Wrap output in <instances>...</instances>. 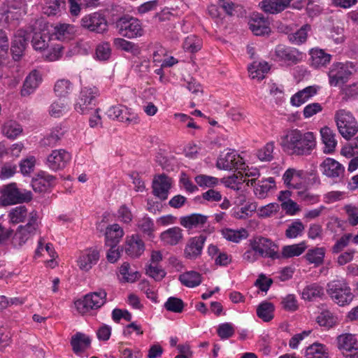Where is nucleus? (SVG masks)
<instances>
[{"label":"nucleus","instance_id":"62","mask_svg":"<svg viewBox=\"0 0 358 358\" xmlns=\"http://www.w3.org/2000/svg\"><path fill=\"white\" fill-rule=\"evenodd\" d=\"M352 234L348 233L343 234L333 245L331 248L332 252L336 254L341 252L352 241Z\"/></svg>","mask_w":358,"mask_h":358},{"label":"nucleus","instance_id":"50","mask_svg":"<svg viewBox=\"0 0 358 358\" xmlns=\"http://www.w3.org/2000/svg\"><path fill=\"white\" fill-rule=\"evenodd\" d=\"M274 306L270 302H263L257 308V315L264 322H269L273 317Z\"/></svg>","mask_w":358,"mask_h":358},{"label":"nucleus","instance_id":"63","mask_svg":"<svg viewBox=\"0 0 358 358\" xmlns=\"http://www.w3.org/2000/svg\"><path fill=\"white\" fill-rule=\"evenodd\" d=\"M274 149V143L269 142L266 143L262 148L258 150L257 157L261 161L269 162L273 159V152Z\"/></svg>","mask_w":358,"mask_h":358},{"label":"nucleus","instance_id":"60","mask_svg":"<svg viewBox=\"0 0 358 358\" xmlns=\"http://www.w3.org/2000/svg\"><path fill=\"white\" fill-rule=\"evenodd\" d=\"M62 0H50L43 7V13L48 16L55 15L60 11Z\"/></svg>","mask_w":358,"mask_h":358},{"label":"nucleus","instance_id":"17","mask_svg":"<svg viewBox=\"0 0 358 358\" xmlns=\"http://www.w3.org/2000/svg\"><path fill=\"white\" fill-rule=\"evenodd\" d=\"M206 240L203 235L189 238L184 249V257L190 260L199 258L201 255Z\"/></svg>","mask_w":358,"mask_h":358},{"label":"nucleus","instance_id":"4","mask_svg":"<svg viewBox=\"0 0 358 358\" xmlns=\"http://www.w3.org/2000/svg\"><path fill=\"white\" fill-rule=\"evenodd\" d=\"M115 27L120 35L127 38L141 37L144 34L141 22L129 15H124L115 22Z\"/></svg>","mask_w":358,"mask_h":358},{"label":"nucleus","instance_id":"18","mask_svg":"<svg viewBox=\"0 0 358 358\" xmlns=\"http://www.w3.org/2000/svg\"><path fill=\"white\" fill-rule=\"evenodd\" d=\"M29 39V34L24 30H18L11 43L10 50L15 60H19L22 57Z\"/></svg>","mask_w":358,"mask_h":358},{"label":"nucleus","instance_id":"57","mask_svg":"<svg viewBox=\"0 0 358 358\" xmlns=\"http://www.w3.org/2000/svg\"><path fill=\"white\" fill-rule=\"evenodd\" d=\"M343 210L347 216V221L352 227L358 224V206L354 204H347L343 207Z\"/></svg>","mask_w":358,"mask_h":358},{"label":"nucleus","instance_id":"35","mask_svg":"<svg viewBox=\"0 0 358 358\" xmlns=\"http://www.w3.org/2000/svg\"><path fill=\"white\" fill-rule=\"evenodd\" d=\"M337 345L340 350L347 352L358 350V343L355 336L351 334H343L337 337Z\"/></svg>","mask_w":358,"mask_h":358},{"label":"nucleus","instance_id":"61","mask_svg":"<svg viewBox=\"0 0 358 358\" xmlns=\"http://www.w3.org/2000/svg\"><path fill=\"white\" fill-rule=\"evenodd\" d=\"M245 231L243 229L242 231L233 230L230 229H225L222 230V236L224 238L229 241H232L234 243H238L243 238H245Z\"/></svg>","mask_w":358,"mask_h":358},{"label":"nucleus","instance_id":"22","mask_svg":"<svg viewBox=\"0 0 358 358\" xmlns=\"http://www.w3.org/2000/svg\"><path fill=\"white\" fill-rule=\"evenodd\" d=\"M310 64L314 69L326 67L331 62V55L326 52L323 49L314 48L310 50Z\"/></svg>","mask_w":358,"mask_h":358},{"label":"nucleus","instance_id":"20","mask_svg":"<svg viewBox=\"0 0 358 358\" xmlns=\"http://www.w3.org/2000/svg\"><path fill=\"white\" fill-rule=\"evenodd\" d=\"M304 171L296 169H288L282 176L284 184L289 189H301L304 186Z\"/></svg>","mask_w":358,"mask_h":358},{"label":"nucleus","instance_id":"25","mask_svg":"<svg viewBox=\"0 0 358 358\" xmlns=\"http://www.w3.org/2000/svg\"><path fill=\"white\" fill-rule=\"evenodd\" d=\"M42 82V77L39 71L33 70L26 77L21 90L22 96H28L32 94Z\"/></svg>","mask_w":358,"mask_h":358},{"label":"nucleus","instance_id":"14","mask_svg":"<svg viewBox=\"0 0 358 358\" xmlns=\"http://www.w3.org/2000/svg\"><path fill=\"white\" fill-rule=\"evenodd\" d=\"M243 159L235 150L222 152L218 157L216 166L219 169L232 170L243 169Z\"/></svg>","mask_w":358,"mask_h":358},{"label":"nucleus","instance_id":"43","mask_svg":"<svg viewBox=\"0 0 358 358\" xmlns=\"http://www.w3.org/2000/svg\"><path fill=\"white\" fill-rule=\"evenodd\" d=\"M324 295L323 288L317 285L311 284L306 286L302 292V298L308 301H313Z\"/></svg>","mask_w":358,"mask_h":358},{"label":"nucleus","instance_id":"31","mask_svg":"<svg viewBox=\"0 0 358 358\" xmlns=\"http://www.w3.org/2000/svg\"><path fill=\"white\" fill-rule=\"evenodd\" d=\"M250 29L256 36L268 35L271 32L268 22L263 17L257 15L249 22Z\"/></svg>","mask_w":358,"mask_h":358},{"label":"nucleus","instance_id":"46","mask_svg":"<svg viewBox=\"0 0 358 358\" xmlns=\"http://www.w3.org/2000/svg\"><path fill=\"white\" fill-rule=\"evenodd\" d=\"M73 90V84L67 79L58 80L54 86V92L57 96L66 97Z\"/></svg>","mask_w":358,"mask_h":358},{"label":"nucleus","instance_id":"59","mask_svg":"<svg viewBox=\"0 0 358 358\" xmlns=\"http://www.w3.org/2000/svg\"><path fill=\"white\" fill-rule=\"evenodd\" d=\"M165 308L171 312L179 313L183 310L184 303L183 301L176 297H169L164 303Z\"/></svg>","mask_w":358,"mask_h":358},{"label":"nucleus","instance_id":"21","mask_svg":"<svg viewBox=\"0 0 358 358\" xmlns=\"http://www.w3.org/2000/svg\"><path fill=\"white\" fill-rule=\"evenodd\" d=\"M171 185V179L165 175L155 178L152 182L153 194L164 201L168 198L169 191Z\"/></svg>","mask_w":358,"mask_h":358},{"label":"nucleus","instance_id":"16","mask_svg":"<svg viewBox=\"0 0 358 358\" xmlns=\"http://www.w3.org/2000/svg\"><path fill=\"white\" fill-rule=\"evenodd\" d=\"M71 159V155L66 150H54L48 156L46 165L52 171H58L65 168Z\"/></svg>","mask_w":358,"mask_h":358},{"label":"nucleus","instance_id":"5","mask_svg":"<svg viewBox=\"0 0 358 358\" xmlns=\"http://www.w3.org/2000/svg\"><path fill=\"white\" fill-rule=\"evenodd\" d=\"M106 292L103 289L86 294L83 299L75 301V307L80 314H85L91 310L100 308L105 303Z\"/></svg>","mask_w":358,"mask_h":358},{"label":"nucleus","instance_id":"37","mask_svg":"<svg viewBox=\"0 0 358 358\" xmlns=\"http://www.w3.org/2000/svg\"><path fill=\"white\" fill-rule=\"evenodd\" d=\"M178 280L182 285L191 288L197 287L202 282L201 275L194 271H189L180 274Z\"/></svg>","mask_w":358,"mask_h":358},{"label":"nucleus","instance_id":"32","mask_svg":"<svg viewBox=\"0 0 358 358\" xmlns=\"http://www.w3.org/2000/svg\"><path fill=\"white\" fill-rule=\"evenodd\" d=\"M254 185H255L254 189L255 195L261 199L266 198L269 192L275 188V180L271 177L265 180H258Z\"/></svg>","mask_w":358,"mask_h":358},{"label":"nucleus","instance_id":"64","mask_svg":"<svg viewBox=\"0 0 358 358\" xmlns=\"http://www.w3.org/2000/svg\"><path fill=\"white\" fill-rule=\"evenodd\" d=\"M146 274L155 280H161L165 276L166 272L158 264H150L146 268Z\"/></svg>","mask_w":358,"mask_h":358},{"label":"nucleus","instance_id":"8","mask_svg":"<svg viewBox=\"0 0 358 358\" xmlns=\"http://www.w3.org/2000/svg\"><path fill=\"white\" fill-rule=\"evenodd\" d=\"M1 201L4 205L27 202L31 199L32 195L29 191L20 190L15 183H10L3 187L1 190Z\"/></svg>","mask_w":358,"mask_h":358},{"label":"nucleus","instance_id":"15","mask_svg":"<svg viewBox=\"0 0 358 358\" xmlns=\"http://www.w3.org/2000/svg\"><path fill=\"white\" fill-rule=\"evenodd\" d=\"M81 25L89 31L98 34L104 33L108 27L105 16L98 12L85 15L81 19Z\"/></svg>","mask_w":358,"mask_h":358},{"label":"nucleus","instance_id":"56","mask_svg":"<svg viewBox=\"0 0 358 358\" xmlns=\"http://www.w3.org/2000/svg\"><path fill=\"white\" fill-rule=\"evenodd\" d=\"M27 216V210L24 206H20L13 208L9 214L10 222L17 224L24 222Z\"/></svg>","mask_w":358,"mask_h":358},{"label":"nucleus","instance_id":"11","mask_svg":"<svg viewBox=\"0 0 358 358\" xmlns=\"http://www.w3.org/2000/svg\"><path fill=\"white\" fill-rule=\"evenodd\" d=\"M99 96V90L95 87H83L75 103V110L85 114L95 105L96 98Z\"/></svg>","mask_w":358,"mask_h":358},{"label":"nucleus","instance_id":"12","mask_svg":"<svg viewBox=\"0 0 358 358\" xmlns=\"http://www.w3.org/2000/svg\"><path fill=\"white\" fill-rule=\"evenodd\" d=\"M273 57L275 61L292 66L301 61L302 52L294 48L278 45L275 48Z\"/></svg>","mask_w":358,"mask_h":358},{"label":"nucleus","instance_id":"28","mask_svg":"<svg viewBox=\"0 0 358 358\" xmlns=\"http://www.w3.org/2000/svg\"><path fill=\"white\" fill-rule=\"evenodd\" d=\"M318 87L313 85L299 90L290 99V103L293 106L299 107L314 96L318 91Z\"/></svg>","mask_w":358,"mask_h":358},{"label":"nucleus","instance_id":"9","mask_svg":"<svg viewBox=\"0 0 358 358\" xmlns=\"http://www.w3.org/2000/svg\"><path fill=\"white\" fill-rule=\"evenodd\" d=\"M321 173L329 179L337 182L343 180L345 168L334 158L327 157L319 165Z\"/></svg>","mask_w":358,"mask_h":358},{"label":"nucleus","instance_id":"6","mask_svg":"<svg viewBox=\"0 0 358 358\" xmlns=\"http://www.w3.org/2000/svg\"><path fill=\"white\" fill-rule=\"evenodd\" d=\"M355 71L352 62H337L334 64L328 73L329 83L331 86L337 87L347 83Z\"/></svg>","mask_w":358,"mask_h":358},{"label":"nucleus","instance_id":"38","mask_svg":"<svg viewBox=\"0 0 358 358\" xmlns=\"http://www.w3.org/2000/svg\"><path fill=\"white\" fill-rule=\"evenodd\" d=\"M69 110V102L66 99H58L53 101L49 107V114L53 117H59Z\"/></svg>","mask_w":358,"mask_h":358},{"label":"nucleus","instance_id":"53","mask_svg":"<svg viewBox=\"0 0 358 358\" xmlns=\"http://www.w3.org/2000/svg\"><path fill=\"white\" fill-rule=\"evenodd\" d=\"M243 176L234 175L229 178L226 181V185L234 190H239L241 188V185L245 183L247 186H253L255 179L245 180L243 179Z\"/></svg>","mask_w":358,"mask_h":358},{"label":"nucleus","instance_id":"55","mask_svg":"<svg viewBox=\"0 0 358 358\" xmlns=\"http://www.w3.org/2000/svg\"><path fill=\"white\" fill-rule=\"evenodd\" d=\"M305 229L304 224L299 220L292 222L285 231V236L288 238H296L301 236Z\"/></svg>","mask_w":358,"mask_h":358},{"label":"nucleus","instance_id":"42","mask_svg":"<svg viewBox=\"0 0 358 358\" xmlns=\"http://www.w3.org/2000/svg\"><path fill=\"white\" fill-rule=\"evenodd\" d=\"M1 131L7 138L14 139L22 133V128L17 122L8 120L3 124Z\"/></svg>","mask_w":358,"mask_h":358},{"label":"nucleus","instance_id":"23","mask_svg":"<svg viewBox=\"0 0 358 358\" xmlns=\"http://www.w3.org/2000/svg\"><path fill=\"white\" fill-rule=\"evenodd\" d=\"M145 250V244L138 235L133 234L127 238L125 252L132 258L140 257Z\"/></svg>","mask_w":358,"mask_h":358},{"label":"nucleus","instance_id":"49","mask_svg":"<svg viewBox=\"0 0 358 358\" xmlns=\"http://www.w3.org/2000/svg\"><path fill=\"white\" fill-rule=\"evenodd\" d=\"M310 30L309 24H304L296 32L289 34V41L296 45H300L306 41L308 32Z\"/></svg>","mask_w":358,"mask_h":358},{"label":"nucleus","instance_id":"45","mask_svg":"<svg viewBox=\"0 0 358 358\" xmlns=\"http://www.w3.org/2000/svg\"><path fill=\"white\" fill-rule=\"evenodd\" d=\"M270 69L268 64L266 62H261L258 64L254 63L248 68L250 76L252 78L262 80L264 78V73Z\"/></svg>","mask_w":358,"mask_h":358},{"label":"nucleus","instance_id":"30","mask_svg":"<svg viewBox=\"0 0 358 358\" xmlns=\"http://www.w3.org/2000/svg\"><path fill=\"white\" fill-rule=\"evenodd\" d=\"M307 244L306 241H301L296 244L285 245L282 248L281 252H278V259L299 257L305 252Z\"/></svg>","mask_w":358,"mask_h":358},{"label":"nucleus","instance_id":"54","mask_svg":"<svg viewBox=\"0 0 358 358\" xmlns=\"http://www.w3.org/2000/svg\"><path fill=\"white\" fill-rule=\"evenodd\" d=\"M112 54L110 44L108 42H101L96 45L95 58L99 61H107Z\"/></svg>","mask_w":358,"mask_h":358},{"label":"nucleus","instance_id":"47","mask_svg":"<svg viewBox=\"0 0 358 358\" xmlns=\"http://www.w3.org/2000/svg\"><path fill=\"white\" fill-rule=\"evenodd\" d=\"M202 40L195 35L187 36L183 42V49L191 53L196 52L202 48Z\"/></svg>","mask_w":358,"mask_h":358},{"label":"nucleus","instance_id":"41","mask_svg":"<svg viewBox=\"0 0 358 358\" xmlns=\"http://www.w3.org/2000/svg\"><path fill=\"white\" fill-rule=\"evenodd\" d=\"M305 357L306 358H327L328 352L324 345L315 343L306 349Z\"/></svg>","mask_w":358,"mask_h":358},{"label":"nucleus","instance_id":"7","mask_svg":"<svg viewBox=\"0 0 358 358\" xmlns=\"http://www.w3.org/2000/svg\"><path fill=\"white\" fill-rule=\"evenodd\" d=\"M37 219V213L32 211L29 213L28 223L17 228L12 239V243L15 247L23 245L36 234L38 227Z\"/></svg>","mask_w":358,"mask_h":358},{"label":"nucleus","instance_id":"58","mask_svg":"<svg viewBox=\"0 0 358 358\" xmlns=\"http://www.w3.org/2000/svg\"><path fill=\"white\" fill-rule=\"evenodd\" d=\"M194 180L196 184L202 188L213 187L219 182L218 178L203 174L196 176Z\"/></svg>","mask_w":358,"mask_h":358},{"label":"nucleus","instance_id":"51","mask_svg":"<svg viewBox=\"0 0 358 358\" xmlns=\"http://www.w3.org/2000/svg\"><path fill=\"white\" fill-rule=\"evenodd\" d=\"M64 135L62 128L56 127L51 132L41 140L43 146L54 147Z\"/></svg>","mask_w":358,"mask_h":358},{"label":"nucleus","instance_id":"1","mask_svg":"<svg viewBox=\"0 0 358 358\" xmlns=\"http://www.w3.org/2000/svg\"><path fill=\"white\" fill-rule=\"evenodd\" d=\"M316 136L312 131L298 129L288 130L281 137L282 150L290 155L308 156L316 148Z\"/></svg>","mask_w":358,"mask_h":358},{"label":"nucleus","instance_id":"34","mask_svg":"<svg viewBox=\"0 0 358 358\" xmlns=\"http://www.w3.org/2000/svg\"><path fill=\"white\" fill-rule=\"evenodd\" d=\"M91 344L90 338L85 334L78 332L73 335L71 340V345L73 352L80 355L90 348Z\"/></svg>","mask_w":358,"mask_h":358},{"label":"nucleus","instance_id":"33","mask_svg":"<svg viewBox=\"0 0 358 358\" xmlns=\"http://www.w3.org/2000/svg\"><path fill=\"white\" fill-rule=\"evenodd\" d=\"M292 0H263L261 3L262 9L271 14L278 13L288 7Z\"/></svg>","mask_w":358,"mask_h":358},{"label":"nucleus","instance_id":"52","mask_svg":"<svg viewBox=\"0 0 358 358\" xmlns=\"http://www.w3.org/2000/svg\"><path fill=\"white\" fill-rule=\"evenodd\" d=\"M137 227L144 235L148 236L150 238L153 236L155 224L153 220L150 217L144 216L139 219L137 222Z\"/></svg>","mask_w":358,"mask_h":358},{"label":"nucleus","instance_id":"2","mask_svg":"<svg viewBox=\"0 0 358 358\" xmlns=\"http://www.w3.org/2000/svg\"><path fill=\"white\" fill-rule=\"evenodd\" d=\"M327 292L333 301L340 306L349 305L354 298L348 282L343 278L328 282Z\"/></svg>","mask_w":358,"mask_h":358},{"label":"nucleus","instance_id":"36","mask_svg":"<svg viewBox=\"0 0 358 358\" xmlns=\"http://www.w3.org/2000/svg\"><path fill=\"white\" fill-rule=\"evenodd\" d=\"M124 235L122 228L117 224L107 227L106 231V243L108 246H115Z\"/></svg>","mask_w":358,"mask_h":358},{"label":"nucleus","instance_id":"39","mask_svg":"<svg viewBox=\"0 0 358 358\" xmlns=\"http://www.w3.org/2000/svg\"><path fill=\"white\" fill-rule=\"evenodd\" d=\"M120 280L123 282H134L138 279V271L132 269L128 262H124L120 267Z\"/></svg>","mask_w":358,"mask_h":358},{"label":"nucleus","instance_id":"13","mask_svg":"<svg viewBox=\"0 0 358 358\" xmlns=\"http://www.w3.org/2000/svg\"><path fill=\"white\" fill-rule=\"evenodd\" d=\"M106 115L111 120H117L127 124H137L140 122L137 114L134 113L131 108L122 105L110 107Z\"/></svg>","mask_w":358,"mask_h":358},{"label":"nucleus","instance_id":"24","mask_svg":"<svg viewBox=\"0 0 358 358\" xmlns=\"http://www.w3.org/2000/svg\"><path fill=\"white\" fill-rule=\"evenodd\" d=\"M159 238L164 245L174 246L183 239L182 230L178 227H173L162 232Z\"/></svg>","mask_w":358,"mask_h":358},{"label":"nucleus","instance_id":"48","mask_svg":"<svg viewBox=\"0 0 358 358\" xmlns=\"http://www.w3.org/2000/svg\"><path fill=\"white\" fill-rule=\"evenodd\" d=\"M316 322L320 327L329 329L336 324L337 318L329 310H323L317 316Z\"/></svg>","mask_w":358,"mask_h":358},{"label":"nucleus","instance_id":"3","mask_svg":"<svg viewBox=\"0 0 358 358\" xmlns=\"http://www.w3.org/2000/svg\"><path fill=\"white\" fill-rule=\"evenodd\" d=\"M334 120L340 134L346 140H350L358 131V124L352 113L345 109L335 112Z\"/></svg>","mask_w":358,"mask_h":358},{"label":"nucleus","instance_id":"26","mask_svg":"<svg viewBox=\"0 0 358 358\" xmlns=\"http://www.w3.org/2000/svg\"><path fill=\"white\" fill-rule=\"evenodd\" d=\"M320 135L322 143L324 145L323 152L325 154L334 153L337 145L335 132L329 127H324L320 129Z\"/></svg>","mask_w":358,"mask_h":358},{"label":"nucleus","instance_id":"19","mask_svg":"<svg viewBox=\"0 0 358 358\" xmlns=\"http://www.w3.org/2000/svg\"><path fill=\"white\" fill-rule=\"evenodd\" d=\"M99 259V252L94 248H87L80 252L77 263L79 268L84 271H90Z\"/></svg>","mask_w":358,"mask_h":358},{"label":"nucleus","instance_id":"40","mask_svg":"<svg viewBox=\"0 0 358 358\" xmlns=\"http://www.w3.org/2000/svg\"><path fill=\"white\" fill-rule=\"evenodd\" d=\"M324 255L325 249L324 248H314L308 250L305 258L309 264L319 266L323 263Z\"/></svg>","mask_w":358,"mask_h":358},{"label":"nucleus","instance_id":"27","mask_svg":"<svg viewBox=\"0 0 358 358\" xmlns=\"http://www.w3.org/2000/svg\"><path fill=\"white\" fill-rule=\"evenodd\" d=\"M77 32V28L71 24L61 23L55 26L53 35L61 41H69L73 39Z\"/></svg>","mask_w":358,"mask_h":358},{"label":"nucleus","instance_id":"29","mask_svg":"<svg viewBox=\"0 0 358 358\" xmlns=\"http://www.w3.org/2000/svg\"><path fill=\"white\" fill-rule=\"evenodd\" d=\"M208 217L199 213H194L180 218V224L188 229L201 228L207 223Z\"/></svg>","mask_w":358,"mask_h":358},{"label":"nucleus","instance_id":"10","mask_svg":"<svg viewBox=\"0 0 358 358\" xmlns=\"http://www.w3.org/2000/svg\"><path fill=\"white\" fill-rule=\"evenodd\" d=\"M250 246L252 247L261 257L279 259L277 245L268 238L262 236L256 237L250 241Z\"/></svg>","mask_w":358,"mask_h":358},{"label":"nucleus","instance_id":"44","mask_svg":"<svg viewBox=\"0 0 358 358\" xmlns=\"http://www.w3.org/2000/svg\"><path fill=\"white\" fill-rule=\"evenodd\" d=\"M50 36L48 31L35 32L32 38V46L36 50H45L48 46Z\"/></svg>","mask_w":358,"mask_h":358}]
</instances>
